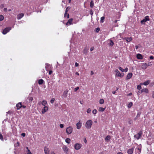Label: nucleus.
Wrapping results in <instances>:
<instances>
[{
  "instance_id": "f257e3e1",
  "label": "nucleus",
  "mask_w": 154,
  "mask_h": 154,
  "mask_svg": "<svg viewBox=\"0 0 154 154\" xmlns=\"http://www.w3.org/2000/svg\"><path fill=\"white\" fill-rule=\"evenodd\" d=\"M93 122L91 120H89L87 121L85 124V127L87 129H90L91 128V125L92 124Z\"/></svg>"
},
{
  "instance_id": "f03ea898",
  "label": "nucleus",
  "mask_w": 154,
  "mask_h": 154,
  "mask_svg": "<svg viewBox=\"0 0 154 154\" xmlns=\"http://www.w3.org/2000/svg\"><path fill=\"white\" fill-rule=\"evenodd\" d=\"M142 134V131H140L138 133L134 135V137L137 140H138L141 138Z\"/></svg>"
},
{
  "instance_id": "7ed1b4c3",
  "label": "nucleus",
  "mask_w": 154,
  "mask_h": 154,
  "mask_svg": "<svg viewBox=\"0 0 154 154\" xmlns=\"http://www.w3.org/2000/svg\"><path fill=\"white\" fill-rule=\"evenodd\" d=\"M11 27H7L4 29L2 33L5 35L11 29Z\"/></svg>"
},
{
  "instance_id": "20e7f679",
  "label": "nucleus",
  "mask_w": 154,
  "mask_h": 154,
  "mask_svg": "<svg viewBox=\"0 0 154 154\" xmlns=\"http://www.w3.org/2000/svg\"><path fill=\"white\" fill-rule=\"evenodd\" d=\"M149 20V16H146L144 18L141 20V23L142 24H145L144 23L146 22L147 21Z\"/></svg>"
},
{
  "instance_id": "39448f33",
  "label": "nucleus",
  "mask_w": 154,
  "mask_h": 154,
  "mask_svg": "<svg viewBox=\"0 0 154 154\" xmlns=\"http://www.w3.org/2000/svg\"><path fill=\"white\" fill-rule=\"evenodd\" d=\"M73 130L72 127L69 126L66 129V132L68 134H69L72 133Z\"/></svg>"
},
{
  "instance_id": "423d86ee",
  "label": "nucleus",
  "mask_w": 154,
  "mask_h": 154,
  "mask_svg": "<svg viewBox=\"0 0 154 154\" xmlns=\"http://www.w3.org/2000/svg\"><path fill=\"white\" fill-rule=\"evenodd\" d=\"M82 145L81 144L79 143H76L74 146V148L76 150H79L82 147Z\"/></svg>"
},
{
  "instance_id": "0eeeda50",
  "label": "nucleus",
  "mask_w": 154,
  "mask_h": 154,
  "mask_svg": "<svg viewBox=\"0 0 154 154\" xmlns=\"http://www.w3.org/2000/svg\"><path fill=\"white\" fill-rule=\"evenodd\" d=\"M82 122L80 121V120H79V122H78L76 124V126L77 128L78 129H79L81 128L82 126Z\"/></svg>"
},
{
  "instance_id": "6e6552de",
  "label": "nucleus",
  "mask_w": 154,
  "mask_h": 154,
  "mask_svg": "<svg viewBox=\"0 0 154 154\" xmlns=\"http://www.w3.org/2000/svg\"><path fill=\"white\" fill-rule=\"evenodd\" d=\"M48 109V106H45L42 109V113L44 114Z\"/></svg>"
},
{
  "instance_id": "1a4fd4ad",
  "label": "nucleus",
  "mask_w": 154,
  "mask_h": 154,
  "mask_svg": "<svg viewBox=\"0 0 154 154\" xmlns=\"http://www.w3.org/2000/svg\"><path fill=\"white\" fill-rule=\"evenodd\" d=\"M45 68L46 70L48 71L50 69L51 66L48 63H46L45 64Z\"/></svg>"
},
{
  "instance_id": "9d476101",
  "label": "nucleus",
  "mask_w": 154,
  "mask_h": 154,
  "mask_svg": "<svg viewBox=\"0 0 154 154\" xmlns=\"http://www.w3.org/2000/svg\"><path fill=\"white\" fill-rule=\"evenodd\" d=\"M148 66H149V65H148L147 63H143L142 65L141 68L143 69H145Z\"/></svg>"
},
{
  "instance_id": "9b49d317",
  "label": "nucleus",
  "mask_w": 154,
  "mask_h": 154,
  "mask_svg": "<svg viewBox=\"0 0 154 154\" xmlns=\"http://www.w3.org/2000/svg\"><path fill=\"white\" fill-rule=\"evenodd\" d=\"M44 151L45 154H49L50 150L49 149L46 147H45L44 148Z\"/></svg>"
},
{
  "instance_id": "f8f14e48",
  "label": "nucleus",
  "mask_w": 154,
  "mask_h": 154,
  "mask_svg": "<svg viewBox=\"0 0 154 154\" xmlns=\"http://www.w3.org/2000/svg\"><path fill=\"white\" fill-rule=\"evenodd\" d=\"M124 74L123 73L121 74L120 72H117L116 74V76H118L121 77H122L123 76Z\"/></svg>"
},
{
  "instance_id": "ddd939ff",
  "label": "nucleus",
  "mask_w": 154,
  "mask_h": 154,
  "mask_svg": "<svg viewBox=\"0 0 154 154\" xmlns=\"http://www.w3.org/2000/svg\"><path fill=\"white\" fill-rule=\"evenodd\" d=\"M63 150L66 153H67L68 151V148L66 146H63L62 147Z\"/></svg>"
},
{
  "instance_id": "4468645a",
  "label": "nucleus",
  "mask_w": 154,
  "mask_h": 154,
  "mask_svg": "<svg viewBox=\"0 0 154 154\" xmlns=\"http://www.w3.org/2000/svg\"><path fill=\"white\" fill-rule=\"evenodd\" d=\"M134 150V148H132L130 149H129L127 151V153L128 154H132L133 153Z\"/></svg>"
},
{
  "instance_id": "2eb2a0df",
  "label": "nucleus",
  "mask_w": 154,
  "mask_h": 154,
  "mask_svg": "<svg viewBox=\"0 0 154 154\" xmlns=\"http://www.w3.org/2000/svg\"><path fill=\"white\" fill-rule=\"evenodd\" d=\"M72 18L69 19L66 23V25L69 26L72 24Z\"/></svg>"
},
{
  "instance_id": "dca6fc26",
  "label": "nucleus",
  "mask_w": 154,
  "mask_h": 154,
  "mask_svg": "<svg viewBox=\"0 0 154 154\" xmlns=\"http://www.w3.org/2000/svg\"><path fill=\"white\" fill-rule=\"evenodd\" d=\"M24 16V14L23 13H21L17 15V18L18 20H20Z\"/></svg>"
},
{
  "instance_id": "f3484780",
  "label": "nucleus",
  "mask_w": 154,
  "mask_h": 154,
  "mask_svg": "<svg viewBox=\"0 0 154 154\" xmlns=\"http://www.w3.org/2000/svg\"><path fill=\"white\" fill-rule=\"evenodd\" d=\"M123 39L125 40L128 42H129L132 40L131 37H125Z\"/></svg>"
},
{
  "instance_id": "a211bd4d",
  "label": "nucleus",
  "mask_w": 154,
  "mask_h": 154,
  "mask_svg": "<svg viewBox=\"0 0 154 154\" xmlns=\"http://www.w3.org/2000/svg\"><path fill=\"white\" fill-rule=\"evenodd\" d=\"M69 8L68 7H67L66 8V11H65V14H64V16H66L67 18H69V14H67V12L69 10Z\"/></svg>"
},
{
  "instance_id": "6ab92c4d",
  "label": "nucleus",
  "mask_w": 154,
  "mask_h": 154,
  "mask_svg": "<svg viewBox=\"0 0 154 154\" xmlns=\"http://www.w3.org/2000/svg\"><path fill=\"white\" fill-rule=\"evenodd\" d=\"M17 109H19L21 107H22V105L20 103H18L16 105Z\"/></svg>"
},
{
  "instance_id": "aec40b11",
  "label": "nucleus",
  "mask_w": 154,
  "mask_h": 154,
  "mask_svg": "<svg viewBox=\"0 0 154 154\" xmlns=\"http://www.w3.org/2000/svg\"><path fill=\"white\" fill-rule=\"evenodd\" d=\"M133 74L132 73H128L126 79H130L131 78Z\"/></svg>"
},
{
  "instance_id": "412c9836",
  "label": "nucleus",
  "mask_w": 154,
  "mask_h": 154,
  "mask_svg": "<svg viewBox=\"0 0 154 154\" xmlns=\"http://www.w3.org/2000/svg\"><path fill=\"white\" fill-rule=\"evenodd\" d=\"M143 92H145L146 93H148L149 92L147 88H143L141 90V93Z\"/></svg>"
},
{
  "instance_id": "4be33fe9",
  "label": "nucleus",
  "mask_w": 154,
  "mask_h": 154,
  "mask_svg": "<svg viewBox=\"0 0 154 154\" xmlns=\"http://www.w3.org/2000/svg\"><path fill=\"white\" fill-rule=\"evenodd\" d=\"M137 57L139 59H143L142 55L140 54H138L137 55Z\"/></svg>"
},
{
  "instance_id": "5701e85b",
  "label": "nucleus",
  "mask_w": 154,
  "mask_h": 154,
  "mask_svg": "<svg viewBox=\"0 0 154 154\" xmlns=\"http://www.w3.org/2000/svg\"><path fill=\"white\" fill-rule=\"evenodd\" d=\"M68 92V91L67 90H66L64 91L63 94V96H64V97H67V95Z\"/></svg>"
},
{
  "instance_id": "b1692460",
  "label": "nucleus",
  "mask_w": 154,
  "mask_h": 154,
  "mask_svg": "<svg viewBox=\"0 0 154 154\" xmlns=\"http://www.w3.org/2000/svg\"><path fill=\"white\" fill-rule=\"evenodd\" d=\"M150 82V80H147L143 83V85H147L149 84Z\"/></svg>"
},
{
  "instance_id": "393cba45",
  "label": "nucleus",
  "mask_w": 154,
  "mask_h": 154,
  "mask_svg": "<svg viewBox=\"0 0 154 154\" xmlns=\"http://www.w3.org/2000/svg\"><path fill=\"white\" fill-rule=\"evenodd\" d=\"M114 45V43L112 40H110L109 43V45L110 46H112Z\"/></svg>"
},
{
  "instance_id": "a878e982",
  "label": "nucleus",
  "mask_w": 154,
  "mask_h": 154,
  "mask_svg": "<svg viewBox=\"0 0 154 154\" xmlns=\"http://www.w3.org/2000/svg\"><path fill=\"white\" fill-rule=\"evenodd\" d=\"M44 82V80L42 79H40L38 80V83L39 85L42 84Z\"/></svg>"
},
{
  "instance_id": "bb28decb",
  "label": "nucleus",
  "mask_w": 154,
  "mask_h": 154,
  "mask_svg": "<svg viewBox=\"0 0 154 154\" xmlns=\"http://www.w3.org/2000/svg\"><path fill=\"white\" fill-rule=\"evenodd\" d=\"M110 136L109 135H108L106 137L105 140L106 141H108L110 139Z\"/></svg>"
},
{
  "instance_id": "cd10ccee",
  "label": "nucleus",
  "mask_w": 154,
  "mask_h": 154,
  "mask_svg": "<svg viewBox=\"0 0 154 154\" xmlns=\"http://www.w3.org/2000/svg\"><path fill=\"white\" fill-rule=\"evenodd\" d=\"M105 109V108H103L102 107H100L99 108L98 110L100 112H103Z\"/></svg>"
},
{
  "instance_id": "c85d7f7f",
  "label": "nucleus",
  "mask_w": 154,
  "mask_h": 154,
  "mask_svg": "<svg viewBox=\"0 0 154 154\" xmlns=\"http://www.w3.org/2000/svg\"><path fill=\"white\" fill-rule=\"evenodd\" d=\"M26 149H27V151H26V153L25 154H32L30 150H29L27 147H26Z\"/></svg>"
},
{
  "instance_id": "c756f323",
  "label": "nucleus",
  "mask_w": 154,
  "mask_h": 154,
  "mask_svg": "<svg viewBox=\"0 0 154 154\" xmlns=\"http://www.w3.org/2000/svg\"><path fill=\"white\" fill-rule=\"evenodd\" d=\"M94 5V3L92 0L91 1L90 3V6L91 8H92L93 7Z\"/></svg>"
},
{
  "instance_id": "7c9ffc66",
  "label": "nucleus",
  "mask_w": 154,
  "mask_h": 154,
  "mask_svg": "<svg viewBox=\"0 0 154 154\" xmlns=\"http://www.w3.org/2000/svg\"><path fill=\"white\" fill-rule=\"evenodd\" d=\"M65 141L67 143L69 144L70 143V140L69 138H66L65 140Z\"/></svg>"
},
{
  "instance_id": "2f4dec72",
  "label": "nucleus",
  "mask_w": 154,
  "mask_h": 154,
  "mask_svg": "<svg viewBox=\"0 0 154 154\" xmlns=\"http://www.w3.org/2000/svg\"><path fill=\"white\" fill-rule=\"evenodd\" d=\"M47 104V101H46V100H43L42 101V104L43 105V106H45L46 104Z\"/></svg>"
},
{
  "instance_id": "473e14b6",
  "label": "nucleus",
  "mask_w": 154,
  "mask_h": 154,
  "mask_svg": "<svg viewBox=\"0 0 154 154\" xmlns=\"http://www.w3.org/2000/svg\"><path fill=\"white\" fill-rule=\"evenodd\" d=\"M137 149L138 151V152L137 151V153L138 154H140V153L141 152V148H140L139 147H137Z\"/></svg>"
},
{
  "instance_id": "72a5a7b5",
  "label": "nucleus",
  "mask_w": 154,
  "mask_h": 154,
  "mask_svg": "<svg viewBox=\"0 0 154 154\" xmlns=\"http://www.w3.org/2000/svg\"><path fill=\"white\" fill-rule=\"evenodd\" d=\"M141 114V112H138L137 115L135 118V119H137L138 117H139L140 116Z\"/></svg>"
},
{
  "instance_id": "f704fd0d",
  "label": "nucleus",
  "mask_w": 154,
  "mask_h": 154,
  "mask_svg": "<svg viewBox=\"0 0 154 154\" xmlns=\"http://www.w3.org/2000/svg\"><path fill=\"white\" fill-rule=\"evenodd\" d=\"M104 100L103 99H101L100 100L99 103L100 104H102L104 103Z\"/></svg>"
},
{
  "instance_id": "c9c22d12",
  "label": "nucleus",
  "mask_w": 154,
  "mask_h": 154,
  "mask_svg": "<svg viewBox=\"0 0 154 154\" xmlns=\"http://www.w3.org/2000/svg\"><path fill=\"white\" fill-rule=\"evenodd\" d=\"M105 19V17H102L100 18V22L103 23L104 22V20Z\"/></svg>"
},
{
  "instance_id": "e433bc0d",
  "label": "nucleus",
  "mask_w": 154,
  "mask_h": 154,
  "mask_svg": "<svg viewBox=\"0 0 154 154\" xmlns=\"http://www.w3.org/2000/svg\"><path fill=\"white\" fill-rule=\"evenodd\" d=\"M133 105L132 103L131 102H130L128 105V108H131Z\"/></svg>"
},
{
  "instance_id": "4c0bfd02",
  "label": "nucleus",
  "mask_w": 154,
  "mask_h": 154,
  "mask_svg": "<svg viewBox=\"0 0 154 154\" xmlns=\"http://www.w3.org/2000/svg\"><path fill=\"white\" fill-rule=\"evenodd\" d=\"M97 112V110L96 109L93 110L92 111V113L94 114H96Z\"/></svg>"
},
{
  "instance_id": "58836bf2",
  "label": "nucleus",
  "mask_w": 154,
  "mask_h": 154,
  "mask_svg": "<svg viewBox=\"0 0 154 154\" xmlns=\"http://www.w3.org/2000/svg\"><path fill=\"white\" fill-rule=\"evenodd\" d=\"M4 19V17L2 15H0V21H2V20Z\"/></svg>"
},
{
  "instance_id": "ea45409f",
  "label": "nucleus",
  "mask_w": 154,
  "mask_h": 154,
  "mask_svg": "<svg viewBox=\"0 0 154 154\" xmlns=\"http://www.w3.org/2000/svg\"><path fill=\"white\" fill-rule=\"evenodd\" d=\"M119 69L122 72H124V69L122 68L121 67L119 66L118 67Z\"/></svg>"
},
{
  "instance_id": "a19ab883",
  "label": "nucleus",
  "mask_w": 154,
  "mask_h": 154,
  "mask_svg": "<svg viewBox=\"0 0 154 154\" xmlns=\"http://www.w3.org/2000/svg\"><path fill=\"white\" fill-rule=\"evenodd\" d=\"M0 139L2 140H3V138L2 135L0 133Z\"/></svg>"
},
{
  "instance_id": "79ce46f5",
  "label": "nucleus",
  "mask_w": 154,
  "mask_h": 154,
  "mask_svg": "<svg viewBox=\"0 0 154 154\" xmlns=\"http://www.w3.org/2000/svg\"><path fill=\"white\" fill-rule=\"evenodd\" d=\"M91 110L90 108L88 109L87 110V112L88 113H90L91 112Z\"/></svg>"
},
{
  "instance_id": "37998d69",
  "label": "nucleus",
  "mask_w": 154,
  "mask_h": 154,
  "mask_svg": "<svg viewBox=\"0 0 154 154\" xmlns=\"http://www.w3.org/2000/svg\"><path fill=\"white\" fill-rule=\"evenodd\" d=\"M93 13V12L92 10L91 9V10H90V14L91 15V17L92 16Z\"/></svg>"
},
{
  "instance_id": "c03bdc74",
  "label": "nucleus",
  "mask_w": 154,
  "mask_h": 154,
  "mask_svg": "<svg viewBox=\"0 0 154 154\" xmlns=\"http://www.w3.org/2000/svg\"><path fill=\"white\" fill-rule=\"evenodd\" d=\"M54 100H55V99H54V98H52V99H51V101H50V102H51V103H53L54 102Z\"/></svg>"
},
{
  "instance_id": "a18cd8bd",
  "label": "nucleus",
  "mask_w": 154,
  "mask_h": 154,
  "mask_svg": "<svg viewBox=\"0 0 154 154\" xmlns=\"http://www.w3.org/2000/svg\"><path fill=\"white\" fill-rule=\"evenodd\" d=\"M137 88L138 90H140L141 89V87L140 85H138L137 86Z\"/></svg>"
},
{
  "instance_id": "49530a36",
  "label": "nucleus",
  "mask_w": 154,
  "mask_h": 154,
  "mask_svg": "<svg viewBox=\"0 0 154 154\" xmlns=\"http://www.w3.org/2000/svg\"><path fill=\"white\" fill-rule=\"evenodd\" d=\"M100 30V29L99 28H97L96 29L95 32H98Z\"/></svg>"
},
{
  "instance_id": "de8ad7c7",
  "label": "nucleus",
  "mask_w": 154,
  "mask_h": 154,
  "mask_svg": "<svg viewBox=\"0 0 154 154\" xmlns=\"http://www.w3.org/2000/svg\"><path fill=\"white\" fill-rule=\"evenodd\" d=\"M29 101H32L33 100V98L32 97H30L29 98Z\"/></svg>"
},
{
  "instance_id": "09e8293b",
  "label": "nucleus",
  "mask_w": 154,
  "mask_h": 154,
  "mask_svg": "<svg viewBox=\"0 0 154 154\" xmlns=\"http://www.w3.org/2000/svg\"><path fill=\"white\" fill-rule=\"evenodd\" d=\"M60 127L61 128H63L64 127V125L63 124H60Z\"/></svg>"
},
{
  "instance_id": "8fccbe9b",
  "label": "nucleus",
  "mask_w": 154,
  "mask_h": 154,
  "mask_svg": "<svg viewBox=\"0 0 154 154\" xmlns=\"http://www.w3.org/2000/svg\"><path fill=\"white\" fill-rule=\"evenodd\" d=\"M79 89V87H76V88H75L74 89V91H76L77 90H78Z\"/></svg>"
},
{
  "instance_id": "3c124183",
  "label": "nucleus",
  "mask_w": 154,
  "mask_h": 154,
  "mask_svg": "<svg viewBox=\"0 0 154 154\" xmlns=\"http://www.w3.org/2000/svg\"><path fill=\"white\" fill-rule=\"evenodd\" d=\"M79 65V64L76 62L75 63V67L78 66Z\"/></svg>"
},
{
  "instance_id": "603ef678",
  "label": "nucleus",
  "mask_w": 154,
  "mask_h": 154,
  "mask_svg": "<svg viewBox=\"0 0 154 154\" xmlns=\"http://www.w3.org/2000/svg\"><path fill=\"white\" fill-rule=\"evenodd\" d=\"M128 70V68H126L125 69H124V72L125 71V72H127Z\"/></svg>"
},
{
  "instance_id": "864d4df0",
  "label": "nucleus",
  "mask_w": 154,
  "mask_h": 154,
  "mask_svg": "<svg viewBox=\"0 0 154 154\" xmlns=\"http://www.w3.org/2000/svg\"><path fill=\"white\" fill-rule=\"evenodd\" d=\"M149 58L151 60H152L154 59V57L153 56H151Z\"/></svg>"
},
{
  "instance_id": "5fc2aeb1",
  "label": "nucleus",
  "mask_w": 154,
  "mask_h": 154,
  "mask_svg": "<svg viewBox=\"0 0 154 154\" xmlns=\"http://www.w3.org/2000/svg\"><path fill=\"white\" fill-rule=\"evenodd\" d=\"M25 133H22L21 134V135L23 137H24L25 136Z\"/></svg>"
},
{
  "instance_id": "6e6d98bb",
  "label": "nucleus",
  "mask_w": 154,
  "mask_h": 154,
  "mask_svg": "<svg viewBox=\"0 0 154 154\" xmlns=\"http://www.w3.org/2000/svg\"><path fill=\"white\" fill-rule=\"evenodd\" d=\"M52 70H50L49 72V75H51L52 73Z\"/></svg>"
},
{
  "instance_id": "4d7b16f0",
  "label": "nucleus",
  "mask_w": 154,
  "mask_h": 154,
  "mask_svg": "<svg viewBox=\"0 0 154 154\" xmlns=\"http://www.w3.org/2000/svg\"><path fill=\"white\" fill-rule=\"evenodd\" d=\"M152 98H154V91L152 92Z\"/></svg>"
},
{
  "instance_id": "13d9d810",
  "label": "nucleus",
  "mask_w": 154,
  "mask_h": 154,
  "mask_svg": "<svg viewBox=\"0 0 154 154\" xmlns=\"http://www.w3.org/2000/svg\"><path fill=\"white\" fill-rule=\"evenodd\" d=\"M94 47H91L90 49L91 51H93L94 49Z\"/></svg>"
},
{
  "instance_id": "bf43d9fd",
  "label": "nucleus",
  "mask_w": 154,
  "mask_h": 154,
  "mask_svg": "<svg viewBox=\"0 0 154 154\" xmlns=\"http://www.w3.org/2000/svg\"><path fill=\"white\" fill-rule=\"evenodd\" d=\"M4 11L6 12L7 11V9L6 8H5L4 9Z\"/></svg>"
},
{
  "instance_id": "052dcab7",
  "label": "nucleus",
  "mask_w": 154,
  "mask_h": 154,
  "mask_svg": "<svg viewBox=\"0 0 154 154\" xmlns=\"http://www.w3.org/2000/svg\"><path fill=\"white\" fill-rule=\"evenodd\" d=\"M132 93H129V94L127 95H128V96H130L131 95H132Z\"/></svg>"
},
{
  "instance_id": "680f3d73",
  "label": "nucleus",
  "mask_w": 154,
  "mask_h": 154,
  "mask_svg": "<svg viewBox=\"0 0 154 154\" xmlns=\"http://www.w3.org/2000/svg\"><path fill=\"white\" fill-rule=\"evenodd\" d=\"M84 142L85 143H86V142H87V140H86V138H84Z\"/></svg>"
},
{
  "instance_id": "e2e57ef3",
  "label": "nucleus",
  "mask_w": 154,
  "mask_h": 154,
  "mask_svg": "<svg viewBox=\"0 0 154 154\" xmlns=\"http://www.w3.org/2000/svg\"><path fill=\"white\" fill-rule=\"evenodd\" d=\"M132 121L131 120H130L128 121V122L129 124H131L132 122Z\"/></svg>"
},
{
  "instance_id": "0e129e2a",
  "label": "nucleus",
  "mask_w": 154,
  "mask_h": 154,
  "mask_svg": "<svg viewBox=\"0 0 154 154\" xmlns=\"http://www.w3.org/2000/svg\"><path fill=\"white\" fill-rule=\"evenodd\" d=\"M1 7H2V8H3V7H4V4H2L1 5Z\"/></svg>"
},
{
  "instance_id": "69168bd1",
  "label": "nucleus",
  "mask_w": 154,
  "mask_h": 154,
  "mask_svg": "<svg viewBox=\"0 0 154 154\" xmlns=\"http://www.w3.org/2000/svg\"><path fill=\"white\" fill-rule=\"evenodd\" d=\"M91 75H93L94 74V72L92 71H91Z\"/></svg>"
},
{
  "instance_id": "338daca9",
  "label": "nucleus",
  "mask_w": 154,
  "mask_h": 154,
  "mask_svg": "<svg viewBox=\"0 0 154 154\" xmlns=\"http://www.w3.org/2000/svg\"><path fill=\"white\" fill-rule=\"evenodd\" d=\"M138 48V47L137 45L135 46V48L136 49H137Z\"/></svg>"
},
{
  "instance_id": "774afa93",
  "label": "nucleus",
  "mask_w": 154,
  "mask_h": 154,
  "mask_svg": "<svg viewBox=\"0 0 154 154\" xmlns=\"http://www.w3.org/2000/svg\"><path fill=\"white\" fill-rule=\"evenodd\" d=\"M117 154H123L122 152H118Z\"/></svg>"
}]
</instances>
